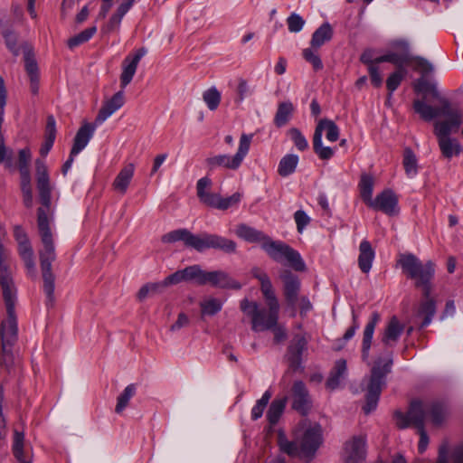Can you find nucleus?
Returning a JSON list of instances; mask_svg holds the SVG:
<instances>
[{"mask_svg":"<svg viewBox=\"0 0 463 463\" xmlns=\"http://www.w3.org/2000/svg\"><path fill=\"white\" fill-rule=\"evenodd\" d=\"M35 187L41 206L37 209V230L43 250H40L41 269L43 279V291L47 297L48 304L54 301V275L52 271V263L56 259L53 243V234L51 223L54 219V208L52 206V194L55 184L52 182L49 170L45 163L40 159L35 161Z\"/></svg>","mask_w":463,"mask_h":463,"instance_id":"nucleus-1","label":"nucleus"},{"mask_svg":"<svg viewBox=\"0 0 463 463\" xmlns=\"http://www.w3.org/2000/svg\"><path fill=\"white\" fill-rule=\"evenodd\" d=\"M251 275L257 279L260 285V291L265 298L268 309L260 307L255 301L244 298L241 301V309L251 318V329L255 332L270 330L278 325L279 304L275 295L273 286L269 275L261 269L255 267Z\"/></svg>","mask_w":463,"mask_h":463,"instance_id":"nucleus-2","label":"nucleus"},{"mask_svg":"<svg viewBox=\"0 0 463 463\" xmlns=\"http://www.w3.org/2000/svg\"><path fill=\"white\" fill-rule=\"evenodd\" d=\"M183 241L187 248L202 252L207 249L222 250L225 253H234L237 244L234 241L218 234L203 232L194 234L187 229H177L163 235L162 241L173 243Z\"/></svg>","mask_w":463,"mask_h":463,"instance_id":"nucleus-3","label":"nucleus"},{"mask_svg":"<svg viewBox=\"0 0 463 463\" xmlns=\"http://www.w3.org/2000/svg\"><path fill=\"white\" fill-rule=\"evenodd\" d=\"M12 279L9 271L7 255L0 243V286L3 290V297L6 306L7 318L2 322L0 335L2 338V349L6 352V348L11 346L17 335V324L14 316V307L12 293Z\"/></svg>","mask_w":463,"mask_h":463,"instance_id":"nucleus-4","label":"nucleus"},{"mask_svg":"<svg viewBox=\"0 0 463 463\" xmlns=\"http://www.w3.org/2000/svg\"><path fill=\"white\" fill-rule=\"evenodd\" d=\"M146 50L140 48L134 54H128L122 62V72L120 74V85L125 89L132 80L140 60L146 55ZM125 104L123 90L116 92L109 99L106 100L100 108L95 120L96 125H101L113 113L118 110Z\"/></svg>","mask_w":463,"mask_h":463,"instance_id":"nucleus-5","label":"nucleus"},{"mask_svg":"<svg viewBox=\"0 0 463 463\" xmlns=\"http://www.w3.org/2000/svg\"><path fill=\"white\" fill-rule=\"evenodd\" d=\"M398 264L407 278L414 280L415 287L421 288L422 293L427 294L432 289L431 281L435 274V265L432 261L423 263L414 254L405 253L400 256Z\"/></svg>","mask_w":463,"mask_h":463,"instance_id":"nucleus-6","label":"nucleus"},{"mask_svg":"<svg viewBox=\"0 0 463 463\" xmlns=\"http://www.w3.org/2000/svg\"><path fill=\"white\" fill-rule=\"evenodd\" d=\"M454 119H445L434 123V133L438 138V143L441 154L444 157L450 159L453 156H458L461 153V146L456 138H451L449 135L458 131L462 124L463 114H454Z\"/></svg>","mask_w":463,"mask_h":463,"instance_id":"nucleus-7","label":"nucleus"},{"mask_svg":"<svg viewBox=\"0 0 463 463\" xmlns=\"http://www.w3.org/2000/svg\"><path fill=\"white\" fill-rule=\"evenodd\" d=\"M261 249L278 263L286 264L296 271L306 269L305 261L299 252L282 241H275L268 236Z\"/></svg>","mask_w":463,"mask_h":463,"instance_id":"nucleus-8","label":"nucleus"},{"mask_svg":"<svg viewBox=\"0 0 463 463\" xmlns=\"http://www.w3.org/2000/svg\"><path fill=\"white\" fill-rule=\"evenodd\" d=\"M392 364V360L390 358L383 365L381 360H378L373 366L367 386L366 403L363 408L365 414L370 413L376 408L380 394L385 385V377L391 372Z\"/></svg>","mask_w":463,"mask_h":463,"instance_id":"nucleus-9","label":"nucleus"},{"mask_svg":"<svg viewBox=\"0 0 463 463\" xmlns=\"http://www.w3.org/2000/svg\"><path fill=\"white\" fill-rule=\"evenodd\" d=\"M395 418L396 423L401 429L407 428L411 424L418 429L420 435L418 450L420 454L423 453L427 449L429 437L424 429V409L422 404L418 401H413L406 414L402 412H396Z\"/></svg>","mask_w":463,"mask_h":463,"instance_id":"nucleus-10","label":"nucleus"},{"mask_svg":"<svg viewBox=\"0 0 463 463\" xmlns=\"http://www.w3.org/2000/svg\"><path fill=\"white\" fill-rule=\"evenodd\" d=\"M252 135L242 134L240 138L239 147L235 155H215L205 159V165L210 171L222 167L229 170H237L242 164L250 151Z\"/></svg>","mask_w":463,"mask_h":463,"instance_id":"nucleus-11","label":"nucleus"},{"mask_svg":"<svg viewBox=\"0 0 463 463\" xmlns=\"http://www.w3.org/2000/svg\"><path fill=\"white\" fill-rule=\"evenodd\" d=\"M326 132V138L329 142H335L339 138L340 130L337 125L331 119H320L315 128L313 136V149L314 152L322 160L330 159L335 151L330 146H324L322 142L323 133Z\"/></svg>","mask_w":463,"mask_h":463,"instance_id":"nucleus-12","label":"nucleus"},{"mask_svg":"<svg viewBox=\"0 0 463 463\" xmlns=\"http://www.w3.org/2000/svg\"><path fill=\"white\" fill-rule=\"evenodd\" d=\"M441 103L440 108H434L427 104L424 100L415 99L413 101V109L416 113L425 121H431L438 116H443L446 119H454V114H463L458 108L452 107L446 99H439Z\"/></svg>","mask_w":463,"mask_h":463,"instance_id":"nucleus-13","label":"nucleus"},{"mask_svg":"<svg viewBox=\"0 0 463 463\" xmlns=\"http://www.w3.org/2000/svg\"><path fill=\"white\" fill-rule=\"evenodd\" d=\"M200 286L210 285L213 288L222 289H235L241 288L240 282L232 278V276L222 269L206 271L202 269Z\"/></svg>","mask_w":463,"mask_h":463,"instance_id":"nucleus-14","label":"nucleus"},{"mask_svg":"<svg viewBox=\"0 0 463 463\" xmlns=\"http://www.w3.org/2000/svg\"><path fill=\"white\" fill-rule=\"evenodd\" d=\"M301 455L312 458L322 443L320 425L314 424L305 429L301 437L298 436Z\"/></svg>","mask_w":463,"mask_h":463,"instance_id":"nucleus-15","label":"nucleus"},{"mask_svg":"<svg viewBox=\"0 0 463 463\" xmlns=\"http://www.w3.org/2000/svg\"><path fill=\"white\" fill-rule=\"evenodd\" d=\"M360 61L367 66L371 82L375 88L383 84V77L380 73L379 64L383 62L382 55H376L373 49H367L360 56Z\"/></svg>","mask_w":463,"mask_h":463,"instance_id":"nucleus-16","label":"nucleus"},{"mask_svg":"<svg viewBox=\"0 0 463 463\" xmlns=\"http://www.w3.org/2000/svg\"><path fill=\"white\" fill-rule=\"evenodd\" d=\"M398 198L391 190H384L379 194L374 200L370 201L368 206L381 211L388 215H394L398 213Z\"/></svg>","mask_w":463,"mask_h":463,"instance_id":"nucleus-17","label":"nucleus"},{"mask_svg":"<svg viewBox=\"0 0 463 463\" xmlns=\"http://www.w3.org/2000/svg\"><path fill=\"white\" fill-rule=\"evenodd\" d=\"M279 278L284 284V296L288 304L295 307L300 289L299 279L288 269H283L279 274Z\"/></svg>","mask_w":463,"mask_h":463,"instance_id":"nucleus-18","label":"nucleus"},{"mask_svg":"<svg viewBox=\"0 0 463 463\" xmlns=\"http://www.w3.org/2000/svg\"><path fill=\"white\" fill-rule=\"evenodd\" d=\"M292 408L303 415L307 414L311 408L308 391L302 381H296L292 386Z\"/></svg>","mask_w":463,"mask_h":463,"instance_id":"nucleus-19","label":"nucleus"},{"mask_svg":"<svg viewBox=\"0 0 463 463\" xmlns=\"http://www.w3.org/2000/svg\"><path fill=\"white\" fill-rule=\"evenodd\" d=\"M135 1L136 0H125L121 3L108 22L100 28L101 33L107 35L118 33L122 18L130 10Z\"/></svg>","mask_w":463,"mask_h":463,"instance_id":"nucleus-20","label":"nucleus"},{"mask_svg":"<svg viewBox=\"0 0 463 463\" xmlns=\"http://www.w3.org/2000/svg\"><path fill=\"white\" fill-rule=\"evenodd\" d=\"M202 268L199 265H192L184 269L177 270L165 279V284L176 285L181 282L194 281L199 285Z\"/></svg>","mask_w":463,"mask_h":463,"instance_id":"nucleus-21","label":"nucleus"},{"mask_svg":"<svg viewBox=\"0 0 463 463\" xmlns=\"http://www.w3.org/2000/svg\"><path fill=\"white\" fill-rule=\"evenodd\" d=\"M98 126L99 125H96V120L94 123L82 124V126L78 129L73 139V145L71 147L72 156H77L87 146Z\"/></svg>","mask_w":463,"mask_h":463,"instance_id":"nucleus-22","label":"nucleus"},{"mask_svg":"<svg viewBox=\"0 0 463 463\" xmlns=\"http://www.w3.org/2000/svg\"><path fill=\"white\" fill-rule=\"evenodd\" d=\"M403 330V324L400 322L397 317H392L382 334V343L385 346H394L396 343L399 341V338L402 335Z\"/></svg>","mask_w":463,"mask_h":463,"instance_id":"nucleus-23","label":"nucleus"},{"mask_svg":"<svg viewBox=\"0 0 463 463\" xmlns=\"http://www.w3.org/2000/svg\"><path fill=\"white\" fill-rule=\"evenodd\" d=\"M383 62H390L396 66V71H407L406 66L412 63L413 55L409 52V46L407 43H402V49L401 52H388L382 55Z\"/></svg>","mask_w":463,"mask_h":463,"instance_id":"nucleus-24","label":"nucleus"},{"mask_svg":"<svg viewBox=\"0 0 463 463\" xmlns=\"http://www.w3.org/2000/svg\"><path fill=\"white\" fill-rule=\"evenodd\" d=\"M365 439L355 437L345 445L346 457L345 463H360L365 458Z\"/></svg>","mask_w":463,"mask_h":463,"instance_id":"nucleus-25","label":"nucleus"},{"mask_svg":"<svg viewBox=\"0 0 463 463\" xmlns=\"http://www.w3.org/2000/svg\"><path fill=\"white\" fill-rule=\"evenodd\" d=\"M430 293L431 290H429L427 294L422 293V299L419 305L417 317H422L420 327L429 326L436 314V299Z\"/></svg>","mask_w":463,"mask_h":463,"instance_id":"nucleus-26","label":"nucleus"},{"mask_svg":"<svg viewBox=\"0 0 463 463\" xmlns=\"http://www.w3.org/2000/svg\"><path fill=\"white\" fill-rule=\"evenodd\" d=\"M379 321L380 315L377 312H373L364 326L361 348L362 360L364 362L368 361L374 330Z\"/></svg>","mask_w":463,"mask_h":463,"instance_id":"nucleus-27","label":"nucleus"},{"mask_svg":"<svg viewBox=\"0 0 463 463\" xmlns=\"http://www.w3.org/2000/svg\"><path fill=\"white\" fill-rule=\"evenodd\" d=\"M135 173V165L128 163L118 174L112 183L113 189L120 194H125L132 181Z\"/></svg>","mask_w":463,"mask_h":463,"instance_id":"nucleus-28","label":"nucleus"},{"mask_svg":"<svg viewBox=\"0 0 463 463\" xmlns=\"http://www.w3.org/2000/svg\"><path fill=\"white\" fill-rule=\"evenodd\" d=\"M235 233L239 238L245 241L250 243H260V246L264 244L269 236L263 232L244 223H241L237 226Z\"/></svg>","mask_w":463,"mask_h":463,"instance_id":"nucleus-29","label":"nucleus"},{"mask_svg":"<svg viewBox=\"0 0 463 463\" xmlns=\"http://www.w3.org/2000/svg\"><path fill=\"white\" fill-rule=\"evenodd\" d=\"M424 409V420L427 415L430 417L431 422L436 425H441L448 417V410L446 406L439 402L424 403L419 401Z\"/></svg>","mask_w":463,"mask_h":463,"instance_id":"nucleus-30","label":"nucleus"},{"mask_svg":"<svg viewBox=\"0 0 463 463\" xmlns=\"http://www.w3.org/2000/svg\"><path fill=\"white\" fill-rule=\"evenodd\" d=\"M375 257L374 250L371 243L364 240L359 245L358 266L362 272L367 274L372 269L373 261Z\"/></svg>","mask_w":463,"mask_h":463,"instance_id":"nucleus-31","label":"nucleus"},{"mask_svg":"<svg viewBox=\"0 0 463 463\" xmlns=\"http://www.w3.org/2000/svg\"><path fill=\"white\" fill-rule=\"evenodd\" d=\"M13 235L17 243L18 251L26 267H29V240L26 229L19 224L13 227Z\"/></svg>","mask_w":463,"mask_h":463,"instance_id":"nucleus-32","label":"nucleus"},{"mask_svg":"<svg viewBox=\"0 0 463 463\" xmlns=\"http://www.w3.org/2000/svg\"><path fill=\"white\" fill-rule=\"evenodd\" d=\"M346 373V361L345 359L337 360L335 363V365L332 368L329 376L326 380V388L332 391L337 389L340 386L342 380L345 379Z\"/></svg>","mask_w":463,"mask_h":463,"instance_id":"nucleus-33","label":"nucleus"},{"mask_svg":"<svg viewBox=\"0 0 463 463\" xmlns=\"http://www.w3.org/2000/svg\"><path fill=\"white\" fill-rule=\"evenodd\" d=\"M56 121L52 115L47 117L45 130H44V141L41 146L40 154L43 156H46L52 149L55 137H56Z\"/></svg>","mask_w":463,"mask_h":463,"instance_id":"nucleus-34","label":"nucleus"},{"mask_svg":"<svg viewBox=\"0 0 463 463\" xmlns=\"http://www.w3.org/2000/svg\"><path fill=\"white\" fill-rule=\"evenodd\" d=\"M333 37V28L328 23H324L312 34L310 46L319 49L323 44L329 42Z\"/></svg>","mask_w":463,"mask_h":463,"instance_id":"nucleus-35","label":"nucleus"},{"mask_svg":"<svg viewBox=\"0 0 463 463\" xmlns=\"http://www.w3.org/2000/svg\"><path fill=\"white\" fill-rule=\"evenodd\" d=\"M307 341L305 336L297 335L292 339L289 346V359L293 364H299L301 362V356L304 351L307 349Z\"/></svg>","mask_w":463,"mask_h":463,"instance_id":"nucleus-36","label":"nucleus"},{"mask_svg":"<svg viewBox=\"0 0 463 463\" xmlns=\"http://www.w3.org/2000/svg\"><path fill=\"white\" fill-rule=\"evenodd\" d=\"M287 401L288 398L283 397L280 399H275L271 402L267 412V420L270 425H275L278 423L286 408Z\"/></svg>","mask_w":463,"mask_h":463,"instance_id":"nucleus-37","label":"nucleus"},{"mask_svg":"<svg viewBox=\"0 0 463 463\" xmlns=\"http://www.w3.org/2000/svg\"><path fill=\"white\" fill-rule=\"evenodd\" d=\"M403 167L409 178H413L418 174V160L414 152L407 147L403 152Z\"/></svg>","mask_w":463,"mask_h":463,"instance_id":"nucleus-38","label":"nucleus"},{"mask_svg":"<svg viewBox=\"0 0 463 463\" xmlns=\"http://www.w3.org/2000/svg\"><path fill=\"white\" fill-rule=\"evenodd\" d=\"M298 163V156L293 154L287 155L279 161L278 173L281 176H288L295 172Z\"/></svg>","mask_w":463,"mask_h":463,"instance_id":"nucleus-39","label":"nucleus"},{"mask_svg":"<svg viewBox=\"0 0 463 463\" xmlns=\"http://www.w3.org/2000/svg\"><path fill=\"white\" fill-rule=\"evenodd\" d=\"M24 433L14 430L12 451L19 463H27L24 453Z\"/></svg>","mask_w":463,"mask_h":463,"instance_id":"nucleus-40","label":"nucleus"},{"mask_svg":"<svg viewBox=\"0 0 463 463\" xmlns=\"http://www.w3.org/2000/svg\"><path fill=\"white\" fill-rule=\"evenodd\" d=\"M293 109L294 108L290 101L280 103L275 115V124L278 127L284 126L291 117Z\"/></svg>","mask_w":463,"mask_h":463,"instance_id":"nucleus-41","label":"nucleus"},{"mask_svg":"<svg viewBox=\"0 0 463 463\" xmlns=\"http://www.w3.org/2000/svg\"><path fill=\"white\" fill-rule=\"evenodd\" d=\"M359 188L362 199L368 205L373 200V178L366 174L362 175Z\"/></svg>","mask_w":463,"mask_h":463,"instance_id":"nucleus-42","label":"nucleus"},{"mask_svg":"<svg viewBox=\"0 0 463 463\" xmlns=\"http://www.w3.org/2000/svg\"><path fill=\"white\" fill-rule=\"evenodd\" d=\"M136 394V385L128 384L122 393L118 397V402L115 408L117 413H121L128 405L130 399Z\"/></svg>","mask_w":463,"mask_h":463,"instance_id":"nucleus-43","label":"nucleus"},{"mask_svg":"<svg viewBox=\"0 0 463 463\" xmlns=\"http://www.w3.org/2000/svg\"><path fill=\"white\" fill-rule=\"evenodd\" d=\"M96 32H97L96 26H91V27H89V28L83 30L80 33L74 35L73 37H71L68 40L67 44H68L69 48L73 49V48L88 42L95 34Z\"/></svg>","mask_w":463,"mask_h":463,"instance_id":"nucleus-44","label":"nucleus"},{"mask_svg":"<svg viewBox=\"0 0 463 463\" xmlns=\"http://www.w3.org/2000/svg\"><path fill=\"white\" fill-rule=\"evenodd\" d=\"M278 442L280 450L288 456L295 457L301 454L298 441H289L282 434H279Z\"/></svg>","mask_w":463,"mask_h":463,"instance_id":"nucleus-45","label":"nucleus"},{"mask_svg":"<svg viewBox=\"0 0 463 463\" xmlns=\"http://www.w3.org/2000/svg\"><path fill=\"white\" fill-rule=\"evenodd\" d=\"M203 99L210 110H215L221 102V93L215 87H211L203 93Z\"/></svg>","mask_w":463,"mask_h":463,"instance_id":"nucleus-46","label":"nucleus"},{"mask_svg":"<svg viewBox=\"0 0 463 463\" xmlns=\"http://www.w3.org/2000/svg\"><path fill=\"white\" fill-rule=\"evenodd\" d=\"M202 315L214 316L222 310V303L215 298H210L200 303Z\"/></svg>","mask_w":463,"mask_h":463,"instance_id":"nucleus-47","label":"nucleus"},{"mask_svg":"<svg viewBox=\"0 0 463 463\" xmlns=\"http://www.w3.org/2000/svg\"><path fill=\"white\" fill-rule=\"evenodd\" d=\"M318 49L306 48L302 52L303 58L309 62L316 71H321L324 68L321 58L317 52Z\"/></svg>","mask_w":463,"mask_h":463,"instance_id":"nucleus-48","label":"nucleus"},{"mask_svg":"<svg viewBox=\"0 0 463 463\" xmlns=\"http://www.w3.org/2000/svg\"><path fill=\"white\" fill-rule=\"evenodd\" d=\"M414 89L417 92H423L425 94L430 93L434 99H441L436 83L430 82L423 78H420L417 80Z\"/></svg>","mask_w":463,"mask_h":463,"instance_id":"nucleus-49","label":"nucleus"},{"mask_svg":"<svg viewBox=\"0 0 463 463\" xmlns=\"http://www.w3.org/2000/svg\"><path fill=\"white\" fill-rule=\"evenodd\" d=\"M407 74V71H395L392 72L386 80V88L389 91L388 99H391L392 94L398 89L403 79Z\"/></svg>","mask_w":463,"mask_h":463,"instance_id":"nucleus-50","label":"nucleus"},{"mask_svg":"<svg viewBox=\"0 0 463 463\" xmlns=\"http://www.w3.org/2000/svg\"><path fill=\"white\" fill-rule=\"evenodd\" d=\"M271 396L272 392L269 390H267L263 393L262 397L256 402V404L253 406L251 410V419L253 420H256L262 416L263 411L267 407Z\"/></svg>","mask_w":463,"mask_h":463,"instance_id":"nucleus-51","label":"nucleus"},{"mask_svg":"<svg viewBox=\"0 0 463 463\" xmlns=\"http://www.w3.org/2000/svg\"><path fill=\"white\" fill-rule=\"evenodd\" d=\"M288 136L299 151H305L308 148V142L299 129L296 128H290Z\"/></svg>","mask_w":463,"mask_h":463,"instance_id":"nucleus-52","label":"nucleus"},{"mask_svg":"<svg viewBox=\"0 0 463 463\" xmlns=\"http://www.w3.org/2000/svg\"><path fill=\"white\" fill-rule=\"evenodd\" d=\"M305 20L298 14L292 13L288 18H287V24L288 31L290 33H298L300 32L304 25H305Z\"/></svg>","mask_w":463,"mask_h":463,"instance_id":"nucleus-53","label":"nucleus"},{"mask_svg":"<svg viewBox=\"0 0 463 463\" xmlns=\"http://www.w3.org/2000/svg\"><path fill=\"white\" fill-rule=\"evenodd\" d=\"M40 86L39 68L34 60L31 59V94H38Z\"/></svg>","mask_w":463,"mask_h":463,"instance_id":"nucleus-54","label":"nucleus"},{"mask_svg":"<svg viewBox=\"0 0 463 463\" xmlns=\"http://www.w3.org/2000/svg\"><path fill=\"white\" fill-rule=\"evenodd\" d=\"M412 62L415 63V69L419 70L423 75L431 73L434 71L433 65L423 57L413 56Z\"/></svg>","mask_w":463,"mask_h":463,"instance_id":"nucleus-55","label":"nucleus"},{"mask_svg":"<svg viewBox=\"0 0 463 463\" xmlns=\"http://www.w3.org/2000/svg\"><path fill=\"white\" fill-rule=\"evenodd\" d=\"M241 194L239 193H235L232 195L222 198L219 197L218 209L220 210H227L228 208L234 206L239 203L241 201Z\"/></svg>","mask_w":463,"mask_h":463,"instance_id":"nucleus-56","label":"nucleus"},{"mask_svg":"<svg viewBox=\"0 0 463 463\" xmlns=\"http://www.w3.org/2000/svg\"><path fill=\"white\" fill-rule=\"evenodd\" d=\"M294 219L297 224V230L299 233H301L306 226L310 222V218L302 210H298L295 213Z\"/></svg>","mask_w":463,"mask_h":463,"instance_id":"nucleus-57","label":"nucleus"},{"mask_svg":"<svg viewBox=\"0 0 463 463\" xmlns=\"http://www.w3.org/2000/svg\"><path fill=\"white\" fill-rule=\"evenodd\" d=\"M352 319H353L352 326L345 331V333L343 335V339L345 341H348V340L352 339L354 337V335H355L356 331L360 327V324L358 322V315L354 311L352 312Z\"/></svg>","mask_w":463,"mask_h":463,"instance_id":"nucleus-58","label":"nucleus"},{"mask_svg":"<svg viewBox=\"0 0 463 463\" xmlns=\"http://www.w3.org/2000/svg\"><path fill=\"white\" fill-rule=\"evenodd\" d=\"M5 43L7 47L13 53L17 56L19 54V48L16 47L17 45V36L14 33H6L5 34Z\"/></svg>","mask_w":463,"mask_h":463,"instance_id":"nucleus-59","label":"nucleus"},{"mask_svg":"<svg viewBox=\"0 0 463 463\" xmlns=\"http://www.w3.org/2000/svg\"><path fill=\"white\" fill-rule=\"evenodd\" d=\"M449 450L448 442H443L440 444L438 450V458L436 463H449Z\"/></svg>","mask_w":463,"mask_h":463,"instance_id":"nucleus-60","label":"nucleus"},{"mask_svg":"<svg viewBox=\"0 0 463 463\" xmlns=\"http://www.w3.org/2000/svg\"><path fill=\"white\" fill-rule=\"evenodd\" d=\"M211 184H212V181L208 177H203L197 181L196 190H197V196L199 199L202 198L205 194L208 193V192H206V189L208 187H210Z\"/></svg>","mask_w":463,"mask_h":463,"instance_id":"nucleus-61","label":"nucleus"},{"mask_svg":"<svg viewBox=\"0 0 463 463\" xmlns=\"http://www.w3.org/2000/svg\"><path fill=\"white\" fill-rule=\"evenodd\" d=\"M219 197V194L207 193L200 198V201L208 206L218 209Z\"/></svg>","mask_w":463,"mask_h":463,"instance_id":"nucleus-62","label":"nucleus"},{"mask_svg":"<svg viewBox=\"0 0 463 463\" xmlns=\"http://www.w3.org/2000/svg\"><path fill=\"white\" fill-rule=\"evenodd\" d=\"M238 101L241 102L250 94V88L245 80L241 79L237 87Z\"/></svg>","mask_w":463,"mask_h":463,"instance_id":"nucleus-63","label":"nucleus"},{"mask_svg":"<svg viewBox=\"0 0 463 463\" xmlns=\"http://www.w3.org/2000/svg\"><path fill=\"white\" fill-rule=\"evenodd\" d=\"M451 458L453 463H463V442L454 447Z\"/></svg>","mask_w":463,"mask_h":463,"instance_id":"nucleus-64","label":"nucleus"}]
</instances>
